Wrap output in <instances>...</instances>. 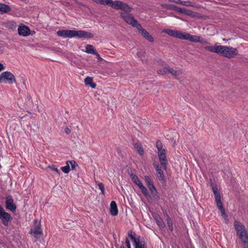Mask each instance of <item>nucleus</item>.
Returning <instances> with one entry per match:
<instances>
[{
  "instance_id": "nucleus-1",
  "label": "nucleus",
  "mask_w": 248,
  "mask_h": 248,
  "mask_svg": "<svg viewBox=\"0 0 248 248\" xmlns=\"http://www.w3.org/2000/svg\"><path fill=\"white\" fill-rule=\"evenodd\" d=\"M162 32L170 36L182 40H188L193 43H200L204 44H209L208 41L201 36L191 35L189 33L171 29H164Z\"/></svg>"
},
{
  "instance_id": "nucleus-2",
  "label": "nucleus",
  "mask_w": 248,
  "mask_h": 248,
  "mask_svg": "<svg viewBox=\"0 0 248 248\" xmlns=\"http://www.w3.org/2000/svg\"><path fill=\"white\" fill-rule=\"evenodd\" d=\"M204 49L211 52L216 53L220 56H223L228 59L235 57L237 55L238 53L237 48L225 46H207L204 47Z\"/></svg>"
},
{
  "instance_id": "nucleus-3",
  "label": "nucleus",
  "mask_w": 248,
  "mask_h": 248,
  "mask_svg": "<svg viewBox=\"0 0 248 248\" xmlns=\"http://www.w3.org/2000/svg\"><path fill=\"white\" fill-rule=\"evenodd\" d=\"M57 34L63 38H73L77 37L80 38H91L94 36V34L84 31L76 30H59Z\"/></svg>"
},
{
  "instance_id": "nucleus-4",
  "label": "nucleus",
  "mask_w": 248,
  "mask_h": 248,
  "mask_svg": "<svg viewBox=\"0 0 248 248\" xmlns=\"http://www.w3.org/2000/svg\"><path fill=\"white\" fill-rule=\"evenodd\" d=\"M237 234L244 245V248H248V234L245 227L239 222L235 221L234 223Z\"/></svg>"
},
{
  "instance_id": "nucleus-5",
  "label": "nucleus",
  "mask_w": 248,
  "mask_h": 248,
  "mask_svg": "<svg viewBox=\"0 0 248 248\" xmlns=\"http://www.w3.org/2000/svg\"><path fill=\"white\" fill-rule=\"evenodd\" d=\"M156 147L157 149V153L160 164L162 166L163 169L166 170L168 164L166 150L163 148L162 143L160 140L156 141Z\"/></svg>"
},
{
  "instance_id": "nucleus-6",
  "label": "nucleus",
  "mask_w": 248,
  "mask_h": 248,
  "mask_svg": "<svg viewBox=\"0 0 248 248\" xmlns=\"http://www.w3.org/2000/svg\"><path fill=\"white\" fill-rule=\"evenodd\" d=\"M107 5L113 9L121 10L124 12H131L132 10L127 4L121 1H112V0H107Z\"/></svg>"
},
{
  "instance_id": "nucleus-7",
  "label": "nucleus",
  "mask_w": 248,
  "mask_h": 248,
  "mask_svg": "<svg viewBox=\"0 0 248 248\" xmlns=\"http://www.w3.org/2000/svg\"><path fill=\"white\" fill-rule=\"evenodd\" d=\"M15 81V76L10 72L5 71L0 75V83L12 84Z\"/></svg>"
},
{
  "instance_id": "nucleus-8",
  "label": "nucleus",
  "mask_w": 248,
  "mask_h": 248,
  "mask_svg": "<svg viewBox=\"0 0 248 248\" xmlns=\"http://www.w3.org/2000/svg\"><path fill=\"white\" fill-rule=\"evenodd\" d=\"M129 12L124 11V12H122L120 14L121 16L127 24L137 28L138 25H139L140 24L138 22L137 20L131 15L128 13Z\"/></svg>"
},
{
  "instance_id": "nucleus-9",
  "label": "nucleus",
  "mask_w": 248,
  "mask_h": 248,
  "mask_svg": "<svg viewBox=\"0 0 248 248\" xmlns=\"http://www.w3.org/2000/svg\"><path fill=\"white\" fill-rule=\"evenodd\" d=\"M131 179L133 182L139 186L143 195L148 199V198H150L149 193L147 188L143 185L138 177L136 175H132Z\"/></svg>"
},
{
  "instance_id": "nucleus-10",
  "label": "nucleus",
  "mask_w": 248,
  "mask_h": 248,
  "mask_svg": "<svg viewBox=\"0 0 248 248\" xmlns=\"http://www.w3.org/2000/svg\"><path fill=\"white\" fill-rule=\"evenodd\" d=\"M128 236L134 243L135 248H146L145 243L144 241H140L139 239H137L135 236V233L133 234L132 231H129L128 232Z\"/></svg>"
},
{
  "instance_id": "nucleus-11",
  "label": "nucleus",
  "mask_w": 248,
  "mask_h": 248,
  "mask_svg": "<svg viewBox=\"0 0 248 248\" xmlns=\"http://www.w3.org/2000/svg\"><path fill=\"white\" fill-rule=\"evenodd\" d=\"M0 219H1L3 224L6 226H8V222L12 219L11 215L6 212L3 207L0 205Z\"/></svg>"
},
{
  "instance_id": "nucleus-12",
  "label": "nucleus",
  "mask_w": 248,
  "mask_h": 248,
  "mask_svg": "<svg viewBox=\"0 0 248 248\" xmlns=\"http://www.w3.org/2000/svg\"><path fill=\"white\" fill-rule=\"evenodd\" d=\"M6 208L7 209L14 212L16 211V206L14 202V199L11 196H8L5 198Z\"/></svg>"
},
{
  "instance_id": "nucleus-13",
  "label": "nucleus",
  "mask_w": 248,
  "mask_h": 248,
  "mask_svg": "<svg viewBox=\"0 0 248 248\" xmlns=\"http://www.w3.org/2000/svg\"><path fill=\"white\" fill-rule=\"evenodd\" d=\"M161 7L168 10H174L180 13L186 14V10L185 8H181L173 4H162Z\"/></svg>"
},
{
  "instance_id": "nucleus-14",
  "label": "nucleus",
  "mask_w": 248,
  "mask_h": 248,
  "mask_svg": "<svg viewBox=\"0 0 248 248\" xmlns=\"http://www.w3.org/2000/svg\"><path fill=\"white\" fill-rule=\"evenodd\" d=\"M137 29L139 31L140 33L148 41L150 42H153L154 41V39L152 36L146 30L143 29L140 24L138 25Z\"/></svg>"
},
{
  "instance_id": "nucleus-15",
  "label": "nucleus",
  "mask_w": 248,
  "mask_h": 248,
  "mask_svg": "<svg viewBox=\"0 0 248 248\" xmlns=\"http://www.w3.org/2000/svg\"><path fill=\"white\" fill-rule=\"evenodd\" d=\"M17 31L18 34L20 36H27L30 34V29L25 25L19 27Z\"/></svg>"
},
{
  "instance_id": "nucleus-16",
  "label": "nucleus",
  "mask_w": 248,
  "mask_h": 248,
  "mask_svg": "<svg viewBox=\"0 0 248 248\" xmlns=\"http://www.w3.org/2000/svg\"><path fill=\"white\" fill-rule=\"evenodd\" d=\"M154 166L155 169L157 176L159 178V179L161 181H164L165 180L164 179V176L163 174V171L161 170V169L159 167V165L158 163H154Z\"/></svg>"
},
{
  "instance_id": "nucleus-17",
  "label": "nucleus",
  "mask_w": 248,
  "mask_h": 248,
  "mask_svg": "<svg viewBox=\"0 0 248 248\" xmlns=\"http://www.w3.org/2000/svg\"><path fill=\"white\" fill-rule=\"evenodd\" d=\"M110 213L113 216H116L118 214L117 205L115 201H112L110 204Z\"/></svg>"
},
{
  "instance_id": "nucleus-18",
  "label": "nucleus",
  "mask_w": 248,
  "mask_h": 248,
  "mask_svg": "<svg viewBox=\"0 0 248 248\" xmlns=\"http://www.w3.org/2000/svg\"><path fill=\"white\" fill-rule=\"evenodd\" d=\"M11 8L10 7L5 3H0V14L3 15L5 13H7L11 11Z\"/></svg>"
},
{
  "instance_id": "nucleus-19",
  "label": "nucleus",
  "mask_w": 248,
  "mask_h": 248,
  "mask_svg": "<svg viewBox=\"0 0 248 248\" xmlns=\"http://www.w3.org/2000/svg\"><path fill=\"white\" fill-rule=\"evenodd\" d=\"M85 51L87 53L94 54L96 55L97 56H99V54L94 49L93 46L91 45H87L86 46Z\"/></svg>"
},
{
  "instance_id": "nucleus-20",
  "label": "nucleus",
  "mask_w": 248,
  "mask_h": 248,
  "mask_svg": "<svg viewBox=\"0 0 248 248\" xmlns=\"http://www.w3.org/2000/svg\"><path fill=\"white\" fill-rule=\"evenodd\" d=\"M84 82L86 85L90 86L92 88H95L96 85L93 82V79L92 78L87 77L84 79Z\"/></svg>"
},
{
  "instance_id": "nucleus-21",
  "label": "nucleus",
  "mask_w": 248,
  "mask_h": 248,
  "mask_svg": "<svg viewBox=\"0 0 248 248\" xmlns=\"http://www.w3.org/2000/svg\"><path fill=\"white\" fill-rule=\"evenodd\" d=\"M149 189L150 190L151 194L153 195V197L155 199H159V196L157 195V191L156 190V188L155 187L154 184H152L151 186H148Z\"/></svg>"
},
{
  "instance_id": "nucleus-22",
  "label": "nucleus",
  "mask_w": 248,
  "mask_h": 248,
  "mask_svg": "<svg viewBox=\"0 0 248 248\" xmlns=\"http://www.w3.org/2000/svg\"><path fill=\"white\" fill-rule=\"evenodd\" d=\"M135 148L136 149L137 152L140 155H142L144 154V150L142 146L140 143L136 142L134 144Z\"/></svg>"
},
{
  "instance_id": "nucleus-23",
  "label": "nucleus",
  "mask_w": 248,
  "mask_h": 248,
  "mask_svg": "<svg viewBox=\"0 0 248 248\" xmlns=\"http://www.w3.org/2000/svg\"><path fill=\"white\" fill-rule=\"evenodd\" d=\"M31 234L34 235V236H36L38 234H40L42 233V231L40 228L39 225H38L37 226L31 229L30 232Z\"/></svg>"
},
{
  "instance_id": "nucleus-24",
  "label": "nucleus",
  "mask_w": 248,
  "mask_h": 248,
  "mask_svg": "<svg viewBox=\"0 0 248 248\" xmlns=\"http://www.w3.org/2000/svg\"><path fill=\"white\" fill-rule=\"evenodd\" d=\"M168 73L171 74L172 76L177 77L182 74V70H175L169 67Z\"/></svg>"
},
{
  "instance_id": "nucleus-25",
  "label": "nucleus",
  "mask_w": 248,
  "mask_h": 248,
  "mask_svg": "<svg viewBox=\"0 0 248 248\" xmlns=\"http://www.w3.org/2000/svg\"><path fill=\"white\" fill-rule=\"evenodd\" d=\"M155 219L156 221V223L158 226L161 227H164L165 226L164 222L160 217H155Z\"/></svg>"
},
{
  "instance_id": "nucleus-26",
  "label": "nucleus",
  "mask_w": 248,
  "mask_h": 248,
  "mask_svg": "<svg viewBox=\"0 0 248 248\" xmlns=\"http://www.w3.org/2000/svg\"><path fill=\"white\" fill-rule=\"evenodd\" d=\"M169 72V67H165L157 70V73L159 75H164L168 74Z\"/></svg>"
},
{
  "instance_id": "nucleus-27",
  "label": "nucleus",
  "mask_w": 248,
  "mask_h": 248,
  "mask_svg": "<svg viewBox=\"0 0 248 248\" xmlns=\"http://www.w3.org/2000/svg\"><path fill=\"white\" fill-rule=\"evenodd\" d=\"M66 165L64 167H62L61 170L65 173H68L70 170V166L68 163V161L66 162Z\"/></svg>"
},
{
  "instance_id": "nucleus-28",
  "label": "nucleus",
  "mask_w": 248,
  "mask_h": 248,
  "mask_svg": "<svg viewBox=\"0 0 248 248\" xmlns=\"http://www.w3.org/2000/svg\"><path fill=\"white\" fill-rule=\"evenodd\" d=\"M179 4L186 6L193 7L194 6L192 2L190 1H183L180 0Z\"/></svg>"
},
{
  "instance_id": "nucleus-29",
  "label": "nucleus",
  "mask_w": 248,
  "mask_h": 248,
  "mask_svg": "<svg viewBox=\"0 0 248 248\" xmlns=\"http://www.w3.org/2000/svg\"><path fill=\"white\" fill-rule=\"evenodd\" d=\"M68 163L69 166L71 165L72 170L75 169L78 166L77 163L74 160H68Z\"/></svg>"
},
{
  "instance_id": "nucleus-30",
  "label": "nucleus",
  "mask_w": 248,
  "mask_h": 248,
  "mask_svg": "<svg viewBox=\"0 0 248 248\" xmlns=\"http://www.w3.org/2000/svg\"><path fill=\"white\" fill-rule=\"evenodd\" d=\"M7 27L11 29H15L16 27V22L14 21H9L7 23Z\"/></svg>"
},
{
  "instance_id": "nucleus-31",
  "label": "nucleus",
  "mask_w": 248,
  "mask_h": 248,
  "mask_svg": "<svg viewBox=\"0 0 248 248\" xmlns=\"http://www.w3.org/2000/svg\"><path fill=\"white\" fill-rule=\"evenodd\" d=\"M144 180H145V182H146V184L147 186L153 184V183L151 179L148 176H144Z\"/></svg>"
},
{
  "instance_id": "nucleus-32",
  "label": "nucleus",
  "mask_w": 248,
  "mask_h": 248,
  "mask_svg": "<svg viewBox=\"0 0 248 248\" xmlns=\"http://www.w3.org/2000/svg\"><path fill=\"white\" fill-rule=\"evenodd\" d=\"M167 224H168L169 230L170 231H172L173 230V226H172V222L171 220L170 217H168V218H167Z\"/></svg>"
},
{
  "instance_id": "nucleus-33",
  "label": "nucleus",
  "mask_w": 248,
  "mask_h": 248,
  "mask_svg": "<svg viewBox=\"0 0 248 248\" xmlns=\"http://www.w3.org/2000/svg\"><path fill=\"white\" fill-rule=\"evenodd\" d=\"M93 1L101 5H107V0H92Z\"/></svg>"
},
{
  "instance_id": "nucleus-34",
  "label": "nucleus",
  "mask_w": 248,
  "mask_h": 248,
  "mask_svg": "<svg viewBox=\"0 0 248 248\" xmlns=\"http://www.w3.org/2000/svg\"><path fill=\"white\" fill-rule=\"evenodd\" d=\"M97 185L101 191V193L103 195L105 194V188L103 184L101 182H98Z\"/></svg>"
},
{
  "instance_id": "nucleus-35",
  "label": "nucleus",
  "mask_w": 248,
  "mask_h": 248,
  "mask_svg": "<svg viewBox=\"0 0 248 248\" xmlns=\"http://www.w3.org/2000/svg\"><path fill=\"white\" fill-rule=\"evenodd\" d=\"M48 168L52 170L56 171L58 174H60V170L54 165L48 166Z\"/></svg>"
},
{
  "instance_id": "nucleus-36",
  "label": "nucleus",
  "mask_w": 248,
  "mask_h": 248,
  "mask_svg": "<svg viewBox=\"0 0 248 248\" xmlns=\"http://www.w3.org/2000/svg\"><path fill=\"white\" fill-rule=\"evenodd\" d=\"M212 186L213 191L214 192L215 196L220 194L219 192L218 191L217 188L216 186H215L213 184H212Z\"/></svg>"
},
{
  "instance_id": "nucleus-37",
  "label": "nucleus",
  "mask_w": 248,
  "mask_h": 248,
  "mask_svg": "<svg viewBox=\"0 0 248 248\" xmlns=\"http://www.w3.org/2000/svg\"><path fill=\"white\" fill-rule=\"evenodd\" d=\"M217 205L219 209L223 208V205L221 201L217 202Z\"/></svg>"
},
{
  "instance_id": "nucleus-38",
  "label": "nucleus",
  "mask_w": 248,
  "mask_h": 248,
  "mask_svg": "<svg viewBox=\"0 0 248 248\" xmlns=\"http://www.w3.org/2000/svg\"><path fill=\"white\" fill-rule=\"evenodd\" d=\"M215 197L216 202L221 201V197H220V194L215 195Z\"/></svg>"
},
{
  "instance_id": "nucleus-39",
  "label": "nucleus",
  "mask_w": 248,
  "mask_h": 248,
  "mask_svg": "<svg viewBox=\"0 0 248 248\" xmlns=\"http://www.w3.org/2000/svg\"><path fill=\"white\" fill-rule=\"evenodd\" d=\"M125 244H126V245L127 248H131V245H130V241H129V240H128V238L126 239Z\"/></svg>"
},
{
  "instance_id": "nucleus-40",
  "label": "nucleus",
  "mask_w": 248,
  "mask_h": 248,
  "mask_svg": "<svg viewBox=\"0 0 248 248\" xmlns=\"http://www.w3.org/2000/svg\"><path fill=\"white\" fill-rule=\"evenodd\" d=\"M64 132L67 134H69L71 133V130L68 127H66L64 129Z\"/></svg>"
},
{
  "instance_id": "nucleus-41",
  "label": "nucleus",
  "mask_w": 248,
  "mask_h": 248,
  "mask_svg": "<svg viewBox=\"0 0 248 248\" xmlns=\"http://www.w3.org/2000/svg\"><path fill=\"white\" fill-rule=\"evenodd\" d=\"M170 2H174L177 4H179L180 0H169Z\"/></svg>"
},
{
  "instance_id": "nucleus-42",
  "label": "nucleus",
  "mask_w": 248,
  "mask_h": 248,
  "mask_svg": "<svg viewBox=\"0 0 248 248\" xmlns=\"http://www.w3.org/2000/svg\"><path fill=\"white\" fill-rule=\"evenodd\" d=\"M219 210L220 211L222 216H225V209H224V208L219 209Z\"/></svg>"
},
{
  "instance_id": "nucleus-43",
  "label": "nucleus",
  "mask_w": 248,
  "mask_h": 248,
  "mask_svg": "<svg viewBox=\"0 0 248 248\" xmlns=\"http://www.w3.org/2000/svg\"><path fill=\"white\" fill-rule=\"evenodd\" d=\"M4 68V67L3 65L0 63V72L1 70H3Z\"/></svg>"
},
{
  "instance_id": "nucleus-44",
  "label": "nucleus",
  "mask_w": 248,
  "mask_h": 248,
  "mask_svg": "<svg viewBox=\"0 0 248 248\" xmlns=\"http://www.w3.org/2000/svg\"><path fill=\"white\" fill-rule=\"evenodd\" d=\"M168 15L170 16H174V15L172 14V13H170V14H169Z\"/></svg>"
},
{
  "instance_id": "nucleus-45",
  "label": "nucleus",
  "mask_w": 248,
  "mask_h": 248,
  "mask_svg": "<svg viewBox=\"0 0 248 248\" xmlns=\"http://www.w3.org/2000/svg\"><path fill=\"white\" fill-rule=\"evenodd\" d=\"M140 54V52H137V55H138V56H139V54Z\"/></svg>"
},
{
  "instance_id": "nucleus-46",
  "label": "nucleus",
  "mask_w": 248,
  "mask_h": 248,
  "mask_svg": "<svg viewBox=\"0 0 248 248\" xmlns=\"http://www.w3.org/2000/svg\"><path fill=\"white\" fill-rule=\"evenodd\" d=\"M99 59H102V58L100 57V55L99 54V56H97Z\"/></svg>"
},
{
  "instance_id": "nucleus-47",
  "label": "nucleus",
  "mask_w": 248,
  "mask_h": 248,
  "mask_svg": "<svg viewBox=\"0 0 248 248\" xmlns=\"http://www.w3.org/2000/svg\"><path fill=\"white\" fill-rule=\"evenodd\" d=\"M120 248H124V245H122L120 247Z\"/></svg>"
},
{
  "instance_id": "nucleus-48",
  "label": "nucleus",
  "mask_w": 248,
  "mask_h": 248,
  "mask_svg": "<svg viewBox=\"0 0 248 248\" xmlns=\"http://www.w3.org/2000/svg\"><path fill=\"white\" fill-rule=\"evenodd\" d=\"M174 16L176 18H179V17L176 16Z\"/></svg>"
}]
</instances>
